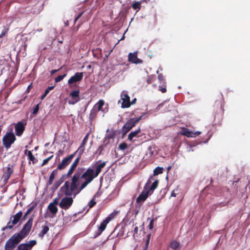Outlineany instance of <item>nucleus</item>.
I'll list each match as a JSON object with an SVG mask.
<instances>
[{"label":"nucleus","mask_w":250,"mask_h":250,"mask_svg":"<svg viewBox=\"0 0 250 250\" xmlns=\"http://www.w3.org/2000/svg\"><path fill=\"white\" fill-rule=\"evenodd\" d=\"M115 135L116 134L115 131H111L106 135V137L108 139H114L115 137Z\"/></svg>","instance_id":"37"},{"label":"nucleus","mask_w":250,"mask_h":250,"mask_svg":"<svg viewBox=\"0 0 250 250\" xmlns=\"http://www.w3.org/2000/svg\"><path fill=\"white\" fill-rule=\"evenodd\" d=\"M150 184H151V182L148 180L145 185L143 191L136 199L137 203L140 204V205H141L142 203L147 199L148 196L150 195L149 191H147Z\"/></svg>","instance_id":"7"},{"label":"nucleus","mask_w":250,"mask_h":250,"mask_svg":"<svg viewBox=\"0 0 250 250\" xmlns=\"http://www.w3.org/2000/svg\"><path fill=\"white\" fill-rule=\"evenodd\" d=\"M66 74H64L62 75H59L58 77H57L55 79V82L56 83H58V82L61 81L66 76Z\"/></svg>","instance_id":"36"},{"label":"nucleus","mask_w":250,"mask_h":250,"mask_svg":"<svg viewBox=\"0 0 250 250\" xmlns=\"http://www.w3.org/2000/svg\"><path fill=\"white\" fill-rule=\"evenodd\" d=\"M138 231V227H135L134 229V234H137Z\"/></svg>","instance_id":"53"},{"label":"nucleus","mask_w":250,"mask_h":250,"mask_svg":"<svg viewBox=\"0 0 250 250\" xmlns=\"http://www.w3.org/2000/svg\"><path fill=\"white\" fill-rule=\"evenodd\" d=\"M163 172V167H156L154 169V170H153V174H154V175H157L158 174L162 173Z\"/></svg>","instance_id":"29"},{"label":"nucleus","mask_w":250,"mask_h":250,"mask_svg":"<svg viewBox=\"0 0 250 250\" xmlns=\"http://www.w3.org/2000/svg\"><path fill=\"white\" fill-rule=\"evenodd\" d=\"M18 63H14L15 70L13 71V72L14 73H16L18 70Z\"/></svg>","instance_id":"51"},{"label":"nucleus","mask_w":250,"mask_h":250,"mask_svg":"<svg viewBox=\"0 0 250 250\" xmlns=\"http://www.w3.org/2000/svg\"><path fill=\"white\" fill-rule=\"evenodd\" d=\"M181 133L182 135L186 136L187 137H195L200 135V132L197 131V132H193L192 131H190L188 128H184L182 129Z\"/></svg>","instance_id":"19"},{"label":"nucleus","mask_w":250,"mask_h":250,"mask_svg":"<svg viewBox=\"0 0 250 250\" xmlns=\"http://www.w3.org/2000/svg\"><path fill=\"white\" fill-rule=\"evenodd\" d=\"M27 156L28 159L30 161H32L33 164L36 163L37 160L31 151H28Z\"/></svg>","instance_id":"28"},{"label":"nucleus","mask_w":250,"mask_h":250,"mask_svg":"<svg viewBox=\"0 0 250 250\" xmlns=\"http://www.w3.org/2000/svg\"><path fill=\"white\" fill-rule=\"evenodd\" d=\"M229 200H226V201H224V202L220 203L219 204V206L220 207H221L226 206L229 203Z\"/></svg>","instance_id":"47"},{"label":"nucleus","mask_w":250,"mask_h":250,"mask_svg":"<svg viewBox=\"0 0 250 250\" xmlns=\"http://www.w3.org/2000/svg\"><path fill=\"white\" fill-rule=\"evenodd\" d=\"M26 124H24L22 122L20 121L18 122L15 125V131L16 134L18 136H21L25 130V125Z\"/></svg>","instance_id":"15"},{"label":"nucleus","mask_w":250,"mask_h":250,"mask_svg":"<svg viewBox=\"0 0 250 250\" xmlns=\"http://www.w3.org/2000/svg\"><path fill=\"white\" fill-rule=\"evenodd\" d=\"M74 156L75 153H73L68 157H65L58 165L57 169L60 170L64 169L70 163Z\"/></svg>","instance_id":"12"},{"label":"nucleus","mask_w":250,"mask_h":250,"mask_svg":"<svg viewBox=\"0 0 250 250\" xmlns=\"http://www.w3.org/2000/svg\"><path fill=\"white\" fill-rule=\"evenodd\" d=\"M158 180H155L151 186L150 185H149V187L147 189V191H149L150 194H151L154 190L157 188L158 185Z\"/></svg>","instance_id":"25"},{"label":"nucleus","mask_w":250,"mask_h":250,"mask_svg":"<svg viewBox=\"0 0 250 250\" xmlns=\"http://www.w3.org/2000/svg\"><path fill=\"white\" fill-rule=\"evenodd\" d=\"M171 196L176 197V194L174 192V191H173L171 194Z\"/></svg>","instance_id":"57"},{"label":"nucleus","mask_w":250,"mask_h":250,"mask_svg":"<svg viewBox=\"0 0 250 250\" xmlns=\"http://www.w3.org/2000/svg\"><path fill=\"white\" fill-rule=\"evenodd\" d=\"M24 245H26V247L29 250H31L33 247L37 244L36 240H33L29 241L27 243H22Z\"/></svg>","instance_id":"26"},{"label":"nucleus","mask_w":250,"mask_h":250,"mask_svg":"<svg viewBox=\"0 0 250 250\" xmlns=\"http://www.w3.org/2000/svg\"><path fill=\"white\" fill-rule=\"evenodd\" d=\"M48 209L50 212L54 215H55L58 211L57 206L53 205V204H49L48 206Z\"/></svg>","instance_id":"24"},{"label":"nucleus","mask_w":250,"mask_h":250,"mask_svg":"<svg viewBox=\"0 0 250 250\" xmlns=\"http://www.w3.org/2000/svg\"><path fill=\"white\" fill-rule=\"evenodd\" d=\"M136 98H134L133 99L131 102H130V105L131 104H135L136 103Z\"/></svg>","instance_id":"54"},{"label":"nucleus","mask_w":250,"mask_h":250,"mask_svg":"<svg viewBox=\"0 0 250 250\" xmlns=\"http://www.w3.org/2000/svg\"><path fill=\"white\" fill-rule=\"evenodd\" d=\"M141 2L140 1L135 2L132 4V7L134 10H139L141 8Z\"/></svg>","instance_id":"30"},{"label":"nucleus","mask_w":250,"mask_h":250,"mask_svg":"<svg viewBox=\"0 0 250 250\" xmlns=\"http://www.w3.org/2000/svg\"><path fill=\"white\" fill-rule=\"evenodd\" d=\"M84 149L85 146L81 145L79 147L78 150L74 152L73 153H75V155L77 153H78V157H81V156L83 154Z\"/></svg>","instance_id":"27"},{"label":"nucleus","mask_w":250,"mask_h":250,"mask_svg":"<svg viewBox=\"0 0 250 250\" xmlns=\"http://www.w3.org/2000/svg\"><path fill=\"white\" fill-rule=\"evenodd\" d=\"M215 104H217V105H219V111L220 112V117L222 119L224 110L223 109V107H222V104L221 103V102L216 101L215 102Z\"/></svg>","instance_id":"32"},{"label":"nucleus","mask_w":250,"mask_h":250,"mask_svg":"<svg viewBox=\"0 0 250 250\" xmlns=\"http://www.w3.org/2000/svg\"><path fill=\"white\" fill-rule=\"evenodd\" d=\"M5 34V32H2L0 35V38H2L3 36H4Z\"/></svg>","instance_id":"60"},{"label":"nucleus","mask_w":250,"mask_h":250,"mask_svg":"<svg viewBox=\"0 0 250 250\" xmlns=\"http://www.w3.org/2000/svg\"><path fill=\"white\" fill-rule=\"evenodd\" d=\"M146 113H143L138 118H131L128 120L123 127V135H125L129 132L139 121L142 119H146L147 116H146Z\"/></svg>","instance_id":"4"},{"label":"nucleus","mask_w":250,"mask_h":250,"mask_svg":"<svg viewBox=\"0 0 250 250\" xmlns=\"http://www.w3.org/2000/svg\"><path fill=\"white\" fill-rule=\"evenodd\" d=\"M49 228L47 225L42 226V230L39 233L38 235L41 238H43L45 234L49 231Z\"/></svg>","instance_id":"23"},{"label":"nucleus","mask_w":250,"mask_h":250,"mask_svg":"<svg viewBox=\"0 0 250 250\" xmlns=\"http://www.w3.org/2000/svg\"><path fill=\"white\" fill-rule=\"evenodd\" d=\"M134 112H135V111H132V113H131V115H135V114H134Z\"/></svg>","instance_id":"64"},{"label":"nucleus","mask_w":250,"mask_h":250,"mask_svg":"<svg viewBox=\"0 0 250 250\" xmlns=\"http://www.w3.org/2000/svg\"><path fill=\"white\" fill-rule=\"evenodd\" d=\"M37 31H39V32H41L42 31V29L40 28H39L37 30Z\"/></svg>","instance_id":"63"},{"label":"nucleus","mask_w":250,"mask_h":250,"mask_svg":"<svg viewBox=\"0 0 250 250\" xmlns=\"http://www.w3.org/2000/svg\"><path fill=\"white\" fill-rule=\"evenodd\" d=\"M104 101L100 100L92 107L89 115V119L91 123L96 118L98 111H101L103 113V116L108 111V104L104 107Z\"/></svg>","instance_id":"3"},{"label":"nucleus","mask_w":250,"mask_h":250,"mask_svg":"<svg viewBox=\"0 0 250 250\" xmlns=\"http://www.w3.org/2000/svg\"><path fill=\"white\" fill-rule=\"evenodd\" d=\"M83 12L79 13L78 16L75 18V20H74V22L76 23V21H78L81 17V16H82V15L83 14Z\"/></svg>","instance_id":"49"},{"label":"nucleus","mask_w":250,"mask_h":250,"mask_svg":"<svg viewBox=\"0 0 250 250\" xmlns=\"http://www.w3.org/2000/svg\"><path fill=\"white\" fill-rule=\"evenodd\" d=\"M127 147V145L126 143L123 142L121 143L119 146V149L122 150H124Z\"/></svg>","instance_id":"35"},{"label":"nucleus","mask_w":250,"mask_h":250,"mask_svg":"<svg viewBox=\"0 0 250 250\" xmlns=\"http://www.w3.org/2000/svg\"><path fill=\"white\" fill-rule=\"evenodd\" d=\"M57 173H58V169L57 168L53 170V171L51 172V173L50 174V175L49 176V180L47 183V185L48 186H49V185H51L52 184L53 180H54L55 176L57 174Z\"/></svg>","instance_id":"22"},{"label":"nucleus","mask_w":250,"mask_h":250,"mask_svg":"<svg viewBox=\"0 0 250 250\" xmlns=\"http://www.w3.org/2000/svg\"><path fill=\"white\" fill-rule=\"evenodd\" d=\"M69 96L71 97V99L68 101L69 104H75L80 100V90L79 89L72 91L70 93Z\"/></svg>","instance_id":"11"},{"label":"nucleus","mask_w":250,"mask_h":250,"mask_svg":"<svg viewBox=\"0 0 250 250\" xmlns=\"http://www.w3.org/2000/svg\"><path fill=\"white\" fill-rule=\"evenodd\" d=\"M16 138L12 130L10 132H6V134L3 137L2 143L4 147L7 149L11 147L12 144L14 143Z\"/></svg>","instance_id":"6"},{"label":"nucleus","mask_w":250,"mask_h":250,"mask_svg":"<svg viewBox=\"0 0 250 250\" xmlns=\"http://www.w3.org/2000/svg\"><path fill=\"white\" fill-rule=\"evenodd\" d=\"M53 155H52L51 156L45 159L42 164V166H44L48 164V162L53 158Z\"/></svg>","instance_id":"39"},{"label":"nucleus","mask_w":250,"mask_h":250,"mask_svg":"<svg viewBox=\"0 0 250 250\" xmlns=\"http://www.w3.org/2000/svg\"><path fill=\"white\" fill-rule=\"evenodd\" d=\"M29 213H28L27 211L24 213L23 217H22V220H25L26 219V218H27V215L29 214Z\"/></svg>","instance_id":"52"},{"label":"nucleus","mask_w":250,"mask_h":250,"mask_svg":"<svg viewBox=\"0 0 250 250\" xmlns=\"http://www.w3.org/2000/svg\"><path fill=\"white\" fill-rule=\"evenodd\" d=\"M33 219L34 215H32L23 225L22 229L19 232L14 234L6 241L4 250H13L29 234L32 227Z\"/></svg>","instance_id":"2"},{"label":"nucleus","mask_w":250,"mask_h":250,"mask_svg":"<svg viewBox=\"0 0 250 250\" xmlns=\"http://www.w3.org/2000/svg\"><path fill=\"white\" fill-rule=\"evenodd\" d=\"M76 167L71 166L70 167V169L72 170V171H74V170L75 169Z\"/></svg>","instance_id":"59"},{"label":"nucleus","mask_w":250,"mask_h":250,"mask_svg":"<svg viewBox=\"0 0 250 250\" xmlns=\"http://www.w3.org/2000/svg\"><path fill=\"white\" fill-rule=\"evenodd\" d=\"M73 171H72V170L71 169H69L68 170V171L67 172V173L65 175V178H67V177H69L71 176V175L72 174V173H73Z\"/></svg>","instance_id":"48"},{"label":"nucleus","mask_w":250,"mask_h":250,"mask_svg":"<svg viewBox=\"0 0 250 250\" xmlns=\"http://www.w3.org/2000/svg\"><path fill=\"white\" fill-rule=\"evenodd\" d=\"M59 198H56L53 200V202L50 204H53V205L57 206L58 204H59Z\"/></svg>","instance_id":"45"},{"label":"nucleus","mask_w":250,"mask_h":250,"mask_svg":"<svg viewBox=\"0 0 250 250\" xmlns=\"http://www.w3.org/2000/svg\"><path fill=\"white\" fill-rule=\"evenodd\" d=\"M58 71V70H51V73L52 75L54 74L55 73H56L57 71Z\"/></svg>","instance_id":"58"},{"label":"nucleus","mask_w":250,"mask_h":250,"mask_svg":"<svg viewBox=\"0 0 250 250\" xmlns=\"http://www.w3.org/2000/svg\"><path fill=\"white\" fill-rule=\"evenodd\" d=\"M96 204V202L94 199H92L89 203H88V206L89 208H91L93 207L95 204Z\"/></svg>","instance_id":"42"},{"label":"nucleus","mask_w":250,"mask_h":250,"mask_svg":"<svg viewBox=\"0 0 250 250\" xmlns=\"http://www.w3.org/2000/svg\"><path fill=\"white\" fill-rule=\"evenodd\" d=\"M13 172V170L9 167H6V170L4 171L2 176L1 178V180L2 181L3 185H5L10 178L11 174Z\"/></svg>","instance_id":"14"},{"label":"nucleus","mask_w":250,"mask_h":250,"mask_svg":"<svg viewBox=\"0 0 250 250\" xmlns=\"http://www.w3.org/2000/svg\"><path fill=\"white\" fill-rule=\"evenodd\" d=\"M110 216H111V214L107 217L101 223L97 231L95 232L94 238H96L100 236L102 234V232L105 229L107 224L112 219Z\"/></svg>","instance_id":"9"},{"label":"nucleus","mask_w":250,"mask_h":250,"mask_svg":"<svg viewBox=\"0 0 250 250\" xmlns=\"http://www.w3.org/2000/svg\"><path fill=\"white\" fill-rule=\"evenodd\" d=\"M117 227L115 229L114 231L108 236V237L107 238V240L113 239V238L117 237L119 235V232H118L117 234L113 235Z\"/></svg>","instance_id":"34"},{"label":"nucleus","mask_w":250,"mask_h":250,"mask_svg":"<svg viewBox=\"0 0 250 250\" xmlns=\"http://www.w3.org/2000/svg\"><path fill=\"white\" fill-rule=\"evenodd\" d=\"M32 87V83H31L30 85H28V87H27V91L28 92H29V91L30 89Z\"/></svg>","instance_id":"56"},{"label":"nucleus","mask_w":250,"mask_h":250,"mask_svg":"<svg viewBox=\"0 0 250 250\" xmlns=\"http://www.w3.org/2000/svg\"><path fill=\"white\" fill-rule=\"evenodd\" d=\"M60 191H62L61 189ZM62 192L64 193V194L66 196L61 199L59 204V205L60 207L62 209L67 210L69 209L72 205L73 203V199L72 197H69V196L66 195L63 191H62Z\"/></svg>","instance_id":"8"},{"label":"nucleus","mask_w":250,"mask_h":250,"mask_svg":"<svg viewBox=\"0 0 250 250\" xmlns=\"http://www.w3.org/2000/svg\"><path fill=\"white\" fill-rule=\"evenodd\" d=\"M88 137H89V134H87L85 137H84L83 140V142L81 144V145H83V146H85L86 144L87 143V140H88Z\"/></svg>","instance_id":"43"},{"label":"nucleus","mask_w":250,"mask_h":250,"mask_svg":"<svg viewBox=\"0 0 250 250\" xmlns=\"http://www.w3.org/2000/svg\"><path fill=\"white\" fill-rule=\"evenodd\" d=\"M80 159L81 157L78 156V157L73 162L71 166L76 168L80 161Z\"/></svg>","instance_id":"40"},{"label":"nucleus","mask_w":250,"mask_h":250,"mask_svg":"<svg viewBox=\"0 0 250 250\" xmlns=\"http://www.w3.org/2000/svg\"><path fill=\"white\" fill-rule=\"evenodd\" d=\"M98 162L96 163L95 165V174L96 177L98 176V175L100 174V173L101 172L102 169L104 168L106 163V162H103V163L98 164Z\"/></svg>","instance_id":"20"},{"label":"nucleus","mask_w":250,"mask_h":250,"mask_svg":"<svg viewBox=\"0 0 250 250\" xmlns=\"http://www.w3.org/2000/svg\"><path fill=\"white\" fill-rule=\"evenodd\" d=\"M54 86H48V87L45 89V91H44V94H45V95H47L49 93V92H50L51 90H52V89H54Z\"/></svg>","instance_id":"44"},{"label":"nucleus","mask_w":250,"mask_h":250,"mask_svg":"<svg viewBox=\"0 0 250 250\" xmlns=\"http://www.w3.org/2000/svg\"><path fill=\"white\" fill-rule=\"evenodd\" d=\"M138 53L137 51L133 53H129L128 55V61L129 62H142L143 61L138 58Z\"/></svg>","instance_id":"17"},{"label":"nucleus","mask_w":250,"mask_h":250,"mask_svg":"<svg viewBox=\"0 0 250 250\" xmlns=\"http://www.w3.org/2000/svg\"><path fill=\"white\" fill-rule=\"evenodd\" d=\"M153 222H154V220L152 219V220H151V221H150V222L148 224V228L150 229H152L153 228Z\"/></svg>","instance_id":"46"},{"label":"nucleus","mask_w":250,"mask_h":250,"mask_svg":"<svg viewBox=\"0 0 250 250\" xmlns=\"http://www.w3.org/2000/svg\"><path fill=\"white\" fill-rule=\"evenodd\" d=\"M37 205V203H36V202L34 203L32 205V206H31V207H30V208H28V209L27 210V211H27L28 213H30L31 212H32V211L34 210V209L36 207Z\"/></svg>","instance_id":"38"},{"label":"nucleus","mask_w":250,"mask_h":250,"mask_svg":"<svg viewBox=\"0 0 250 250\" xmlns=\"http://www.w3.org/2000/svg\"><path fill=\"white\" fill-rule=\"evenodd\" d=\"M121 99L123 101L121 107L128 108L130 106V97L126 91H123L121 94Z\"/></svg>","instance_id":"10"},{"label":"nucleus","mask_w":250,"mask_h":250,"mask_svg":"<svg viewBox=\"0 0 250 250\" xmlns=\"http://www.w3.org/2000/svg\"><path fill=\"white\" fill-rule=\"evenodd\" d=\"M141 129L139 128L135 131H131L128 135V140L130 142H133L136 141V138H138L141 136Z\"/></svg>","instance_id":"16"},{"label":"nucleus","mask_w":250,"mask_h":250,"mask_svg":"<svg viewBox=\"0 0 250 250\" xmlns=\"http://www.w3.org/2000/svg\"><path fill=\"white\" fill-rule=\"evenodd\" d=\"M150 236V234H148L147 235V239H146V248H147L148 247V244L149 243Z\"/></svg>","instance_id":"50"},{"label":"nucleus","mask_w":250,"mask_h":250,"mask_svg":"<svg viewBox=\"0 0 250 250\" xmlns=\"http://www.w3.org/2000/svg\"><path fill=\"white\" fill-rule=\"evenodd\" d=\"M22 212L20 211L14 215H12L10 218V221L8 222L7 225L1 228L2 231H4L7 229H12L14 225L17 224L21 218Z\"/></svg>","instance_id":"5"},{"label":"nucleus","mask_w":250,"mask_h":250,"mask_svg":"<svg viewBox=\"0 0 250 250\" xmlns=\"http://www.w3.org/2000/svg\"><path fill=\"white\" fill-rule=\"evenodd\" d=\"M170 247L172 249L176 250L179 247V243L176 241H173L171 242Z\"/></svg>","instance_id":"31"},{"label":"nucleus","mask_w":250,"mask_h":250,"mask_svg":"<svg viewBox=\"0 0 250 250\" xmlns=\"http://www.w3.org/2000/svg\"><path fill=\"white\" fill-rule=\"evenodd\" d=\"M29 150H28L27 149H26L24 150V154H27L28 155V151H29Z\"/></svg>","instance_id":"62"},{"label":"nucleus","mask_w":250,"mask_h":250,"mask_svg":"<svg viewBox=\"0 0 250 250\" xmlns=\"http://www.w3.org/2000/svg\"><path fill=\"white\" fill-rule=\"evenodd\" d=\"M158 79L160 84L159 86V90L163 93H166L167 92V83L164 76L162 74H159L158 76Z\"/></svg>","instance_id":"13"},{"label":"nucleus","mask_w":250,"mask_h":250,"mask_svg":"<svg viewBox=\"0 0 250 250\" xmlns=\"http://www.w3.org/2000/svg\"><path fill=\"white\" fill-rule=\"evenodd\" d=\"M65 179V175H63L58 181L55 183L52 188V190H56L58 188V187L63 182Z\"/></svg>","instance_id":"21"},{"label":"nucleus","mask_w":250,"mask_h":250,"mask_svg":"<svg viewBox=\"0 0 250 250\" xmlns=\"http://www.w3.org/2000/svg\"><path fill=\"white\" fill-rule=\"evenodd\" d=\"M46 96H47L46 95H45V94H43L41 96V100H43L45 98V97Z\"/></svg>","instance_id":"55"},{"label":"nucleus","mask_w":250,"mask_h":250,"mask_svg":"<svg viewBox=\"0 0 250 250\" xmlns=\"http://www.w3.org/2000/svg\"><path fill=\"white\" fill-rule=\"evenodd\" d=\"M39 110V104H37L33 110L32 114L35 115L37 114Z\"/></svg>","instance_id":"41"},{"label":"nucleus","mask_w":250,"mask_h":250,"mask_svg":"<svg viewBox=\"0 0 250 250\" xmlns=\"http://www.w3.org/2000/svg\"><path fill=\"white\" fill-rule=\"evenodd\" d=\"M223 189H224V191H227L228 192H229V189H228V188H223Z\"/></svg>","instance_id":"61"},{"label":"nucleus","mask_w":250,"mask_h":250,"mask_svg":"<svg viewBox=\"0 0 250 250\" xmlns=\"http://www.w3.org/2000/svg\"><path fill=\"white\" fill-rule=\"evenodd\" d=\"M156 78L154 75H150L148 77L146 80V83L147 84H149L152 83L154 80H155Z\"/></svg>","instance_id":"33"},{"label":"nucleus","mask_w":250,"mask_h":250,"mask_svg":"<svg viewBox=\"0 0 250 250\" xmlns=\"http://www.w3.org/2000/svg\"><path fill=\"white\" fill-rule=\"evenodd\" d=\"M84 168L78 167L72 177L71 182L66 181L61 190L67 196H74L84 188L93 179L97 177L95 174V170L90 167L84 171Z\"/></svg>","instance_id":"1"},{"label":"nucleus","mask_w":250,"mask_h":250,"mask_svg":"<svg viewBox=\"0 0 250 250\" xmlns=\"http://www.w3.org/2000/svg\"><path fill=\"white\" fill-rule=\"evenodd\" d=\"M83 77V72H77L74 76L71 77V78L68 80V83L69 84H71L74 83L80 82L82 80Z\"/></svg>","instance_id":"18"}]
</instances>
